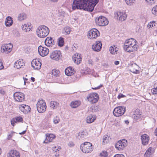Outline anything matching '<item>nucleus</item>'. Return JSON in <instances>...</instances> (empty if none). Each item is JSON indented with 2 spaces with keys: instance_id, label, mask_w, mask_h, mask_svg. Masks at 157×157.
<instances>
[{
  "instance_id": "47",
  "label": "nucleus",
  "mask_w": 157,
  "mask_h": 157,
  "mask_svg": "<svg viewBox=\"0 0 157 157\" xmlns=\"http://www.w3.org/2000/svg\"><path fill=\"white\" fill-rule=\"evenodd\" d=\"M135 44H134L133 46H132L133 51H136L137 49L138 48V45L136 44V42H137L136 40H135Z\"/></svg>"
},
{
  "instance_id": "42",
  "label": "nucleus",
  "mask_w": 157,
  "mask_h": 157,
  "mask_svg": "<svg viewBox=\"0 0 157 157\" xmlns=\"http://www.w3.org/2000/svg\"><path fill=\"white\" fill-rule=\"evenodd\" d=\"M92 112H96L98 111L99 108L97 106L95 105H94L92 106Z\"/></svg>"
},
{
  "instance_id": "29",
  "label": "nucleus",
  "mask_w": 157,
  "mask_h": 157,
  "mask_svg": "<svg viewBox=\"0 0 157 157\" xmlns=\"http://www.w3.org/2000/svg\"><path fill=\"white\" fill-rule=\"evenodd\" d=\"M80 104L79 101H76L71 102L70 104V106L72 108H75L78 107Z\"/></svg>"
},
{
  "instance_id": "32",
  "label": "nucleus",
  "mask_w": 157,
  "mask_h": 157,
  "mask_svg": "<svg viewBox=\"0 0 157 157\" xmlns=\"http://www.w3.org/2000/svg\"><path fill=\"white\" fill-rule=\"evenodd\" d=\"M26 18V14L24 13H20L18 17V20L21 21L25 19Z\"/></svg>"
},
{
  "instance_id": "21",
  "label": "nucleus",
  "mask_w": 157,
  "mask_h": 157,
  "mask_svg": "<svg viewBox=\"0 0 157 157\" xmlns=\"http://www.w3.org/2000/svg\"><path fill=\"white\" fill-rule=\"evenodd\" d=\"M154 151V149L151 147H150L145 152L144 157H152Z\"/></svg>"
},
{
  "instance_id": "3",
  "label": "nucleus",
  "mask_w": 157,
  "mask_h": 157,
  "mask_svg": "<svg viewBox=\"0 0 157 157\" xmlns=\"http://www.w3.org/2000/svg\"><path fill=\"white\" fill-rule=\"evenodd\" d=\"M93 147L91 143L86 142L81 145L80 148L83 153H88L93 151Z\"/></svg>"
},
{
  "instance_id": "46",
  "label": "nucleus",
  "mask_w": 157,
  "mask_h": 157,
  "mask_svg": "<svg viewBox=\"0 0 157 157\" xmlns=\"http://www.w3.org/2000/svg\"><path fill=\"white\" fill-rule=\"evenodd\" d=\"M125 1L127 5L130 6L133 3L134 0H125Z\"/></svg>"
},
{
  "instance_id": "40",
  "label": "nucleus",
  "mask_w": 157,
  "mask_h": 157,
  "mask_svg": "<svg viewBox=\"0 0 157 157\" xmlns=\"http://www.w3.org/2000/svg\"><path fill=\"white\" fill-rule=\"evenodd\" d=\"M60 121V119L58 117L56 116L54 117L53 119V122L55 124L58 123Z\"/></svg>"
},
{
  "instance_id": "30",
  "label": "nucleus",
  "mask_w": 157,
  "mask_h": 157,
  "mask_svg": "<svg viewBox=\"0 0 157 157\" xmlns=\"http://www.w3.org/2000/svg\"><path fill=\"white\" fill-rule=\"evenodd\" d=\"M24 64L21 61H17L14 64V67L17 69L21 68Z\"/></svg>"
},
{
  "instance_id": "49",
  "label": "nucleus",
  "mask_w": 157,
  "mask_h": 157,
  "mask_svg": "<svg viewBox=\"0 0 157 157\" xmlns=\"http://www.w3.org/2000/svg\"><path fill=\"white\" fill-rule=\"evenodd\" d=\"M108 140H107V137L106 136H104L103 138L102 143L104 144L108 143Z\"/></svg>"
},
{
  "instance_id": "13",
  "label": "nucleus",
  "mask_w": 157,
  "mask_h": 157,
  "mask_svg": "<svg viewBox=\"0 0 157 157\" xmlns=\"http://www.w3.org/2000/svg\"><path fill=\"white\" fill-rule=\"evenodd\" d=\"M39 54L42 56L44 57L47 55L49 52V50L46 48L40 46L38 48Z\"/></svg>"
},
{
  "instance_id": "35",
  "label": "nucleus",
  "mask_w": 157,
  "mask_h": 157,
  "mask_svg": "<svg viewBox=\"0 0 157 157\" xmlns=\"http://www.w3.org/2000/svg\"><path fill=\"white\" fill-rule=\"evenodd\" d=\"M87 133L86 131H83L79 132L78 133V136H79L80 138H84L85 136H86L87 135Z\"/></svg>"
},
{
  "instance_id": "11",
  "label": "nucleus",
  "mask_w": 157,
  "mask_h": 157,
  "mask_svg": "<svg viewBox=\"0 0 157 157\" xmlns=\"http://www.w3.org/2000/svg\"><path fill=\"white\" fill-rule=\"evenodd\" d=\"M12 44L11 43H9L2 45L1 48L2 52L8 54L12 51Z\"/></svg>"
},
{
  "instance_id": "39",
  "label": "nucleus",
  "mask_w": 157,
  "mask_h": 157,
  "mask_svg": "<svg viewBox=\"0 0 157 157\" xmlns=\"http://www.w3.org/2000/svg\"><path fill=\"white\" fill-rule=\"evenodd\" d=\"M151 12L153 14L157 16V5L155 6L152 9Z\"/></svg>"
},
{
  "instance_id": "1",
  "label": "nucleus",
  "mask_w": 157,
  "mask_h": 157,
  "mask_svg": "<svg viewBox=\"0 0 157 157\" xmlns=\"http://www.w3.org/2000/svg\"><path fill=\"white\" fill-rule=\"evenodd\" d=\"M99 0H74L72 5L73 10L82 9L92 12Z\"/></svg>"
},
{
  "instance_id": "61",
  "label": "nucleus",
  "mask_w": 157,
  "mask_h": 157,
  "mask_svg": "<svg viewBox=\"0 0 157 157\" xmlns=\"http://www.w3.org/2000/svg\"><path fill=\"white\" fill-rule=\"evenodd\" d=\"M68 145L70 147L73 146L74 145V144L73 143L71 142H70L69 143Z\"/></svg>"
},
{
  "instance_id": "57",
  "label": "nucleus",
  "mask_w": 157,
  "mask_h": 157,
  "mask_svg": "<svg viewBox=\"0 0 157 157\" xmlns=\"http://www.w3.org/2000/svg\"><path fill=\"white\" fill-rule=\"evenodd\" d=\"M23 78L24 80V85H25L26 83H29V82L28 81V79L27 78H25L24 77H23Z\"/></svg>"
},
{
  "instance_id": "28",
  "label": "nucleus",
  "mask_w": 157,
  "mask_h": 157,
  "mask_svg": "<svg viewBox=\"0 0 157 157\" xmlns=\"http://www.w3.org/2000/svg\"><path fill=\"white\" fill-rule=\"evenodd\" d=\"M96 119V116L92 114L88 116L86 118V122L88 123H90L94 121Z\"/></svg>"
},
{
  "instance_id": "26",
  "label": "nucleus",
  "mask_w": 157,
  "mask_h": 157,
  "mask_svg": "<svg viewBox=\"0 0 157 157\" xmlns=\"http://www.w3.org/2000/svg\"><path fill=\"white\" fill-rule=\"evenodd\" d=\"M13 23L12 18L11 17L8 16L6 18L5 21V24L6 27H10L11 26Z\"/></svg>"
},
{
  "instance_id": "4",
  "label": "nucleus",
  "mask_w": 157,
  "mask_h": 157,
  "mask_svg": "<svg viewBox=\"0 0 157 157\" xmlns=\"http://www.w3.org/2000/svg\"><path fill=\"white\" fill-rule=\"evenodd\" d=\"M47 106L44 100L43 99H39L36 104V108L39 113H43L46 109Z\"/></svg>"
},
{
  "instance_id": "59",
  "label": "nucleus",
  "mask_w": 157,
  "mask_h": 157,
  "mask_svg": "<svg viewBox=\"0 0 157 157\" xmlns=\"http://www.w3.org/2000/svg\"><path fill=\"white\" fill-rule=\"evenodd\" d=\"M4 68L3 63L2 62H0V70H1Z\"/></svg>"
},
{
  "instance_id": "22",
  "label": "nucleus",
  "mask_w": 157,
  "mask_h": 157,
  "mask_svg": "<svg viewBox=\"0 0 157 157\" xmlns=\"http://www.w3.org/2000/svg\"><path fill=\"white\" fill-rule=\"evenodd\" d=\"M74 69L71 67H69L66 69L65 70V74L69 76L73 75L75 72Z\"/></svg>"
},
{
  "instance_id": "55",
  "label": "nucleus",
  "mask_w": 157,
  "mask_h": 157,
  "mask_svg": "<svg viewBox=\"0 0 157 157\" xmlns=\"http://www.w3.org/2000/svg\"><path fill=\"white\" fill-rule=\"evenodd\" d=\"M14 35L16 36H20L19 32L17 31H14L13 33Z\"/></svg>"
},
{
  "instance_id": "58",
  "label": "nucleus",
  "mask_w": 157,
  "mask_h": 157,
  "mask_svg": "<svg viewBox=\"0 0 157 157\" xmlns=\"http://www.w3.org/2000/svg\"><path fill=\"white\" fill-rule=\"evenodd\" d=\"M21 28L23 30L25 31V32H27V28L25 27L23 25H22L21 26Z\"/></svg>"
},
{
  "instance_id": "41",
  "label": "nucleus",
  "mask_w": 157,
  "mask_h": 157,
  "mask_svg": "<svg viewBox=\"0 0 157 157\" xmlns=\"http://www.w3.org/2000/svg\"><path fill=\"white\" fill-rule=\"evenodd\" d=\"M46 139L43 142L44 143L47 144L49 142V133H47L45 134Z\"/></svg>"
},
{
  "instance_id": "8",
  "label": "nucleus",
  "mask_w": 157,
  "mask_h": 157,
  "mask_svg": "<svg viewBox=\"0 0 157 157\" xmlns=\"http://www.w3.org/2000/svg\"><path fill=\"white\" fill-rule=\"evenodd\" d=\"M99 32L96 29H92L88 32L87 36L90 39L96 38L99 35Z\"/></svg>"
},
{
  "instance_id": "64",
  "label": "nucleus",
  "mask_w": 157,
  "mask_h": 157,
  "mask_svg": "<svg viewBox=\"0 0 157 157\" xmlns=\"http://www.w3.org/2000/svg\"><path fill=\"white\" fill-rule=\"evenodd\" d=\"M154 133L155 135L157 136V128L155 129Z\"/></svg>"
},
{
  "instance_id": "6",
  "label": "nucleus",
  "mask_w": 157,
  "mask_h": 157,
  "mask_svg": "<svg viewBox=\"0 0 157 157\" xmlns=\"http://www.w3.org/2000/svg\"><path fill=\"white\" fill-rule=\"evenodd\" d=\"M125 112V108L124 106H118L115 108L113 113L116 117H119L123 115Z\"/></svg>"
},
{
  "instance_id": "52",
  "label": "nucleus",
  "mask_w": 157,
  "mask_h": 157,
  "mask_svg": "<svg viewBox=\"0 0 157 157\" xmlns=\"http://www.w3.org/2000/svg\"><path fill=\"white\" fill-rule=\"evenodd\" d=\"M67 15V14L65 13L63 11L61 13H59V16H61L62 17H64L65 16H66Z\"/></svg>"
},
{
  "instance_id": "5",
  "label": "nucleus",
  "mask_w": 157,
  "mask_h": 157,
  "mask_svg": "<svg viewBox=\"0 0 157 157\" xmlns=\"http://www.w3.org/2000/svg\"><path fill=\"white\" fill-rule=\"evenodd\" d=\"M96 23L97 25L100 26H105L109 23L107 19L102 16H100L97 19H96Z\"/></svg>"
},
{
  "instance_id": "48",
  "label": "nucleus",
  "mask_w": 157,
  "mask_h": 157,
  "mask_svg": "<svg viewBox=\"0 0 157 157\" xmlns=\"http://www.w3.org/2000/svg\"><path fill=\"white\" fill-rule=\"evenodd\" d=\"M100 155L101 157H106L108 154L106 151H103L102 153H100Z\"/></svg>"
},
{
  "instance_id": "33",
  "label": "nucleus",
  "mask_w": 157,
  "mask_h": 157,
  "mask_svg": "<svg viewBox=\"0 0 157 157\" xmlns=\"http://www.w3.org/2000/svg\"><path fill=\"white\" fill-rule=\"evenodd\" d=\"M117 49L114 46L113 47L111 46L109 48V51L112 54H115L117 53Z\"/></svg>"
},
{
  "instance_id": "12",
  "label": "nucleus",
  "mask_w": 157,
  "mask_h": 157,
  "mask_svg": "<svg viewBox=\"0 0 157 157\" xmlns=\"http://www.w3.org/2000/svg\"><path fill=\"white\" fill-rule=\"evenodd\" d=\"M14 98L16 101L21 102L24 100L25 96L24 94L20 92H17L14 94Z\"/></svg>"
},
{
  "instance_id": "2",
  "label": "nucleus",
  "mask_w": 157,
  "mask_h": 157,
  "mask_svg": "<svg viewBox=\"0 0 157 157\" xmlns=\"http://www.w3.org/2000/svg\"><path fill=\"white\" fill-rule=\"evenodd\" d=\"M36 33L40 38H44L49 33V29L44 25L39 26L36 30Z\"/></svg>"
},
{
  "instance_id": "15",
  "label": "nucleus",
  "mask_w": 157,
  "mask_h": 157,
  "mask_svg": "<svg viewBox=\"0 0 157 157\" xmlns=\"http://www.w3.org/2000/svg\"><path fill=\"white\" fill-rule=\"evenodd\" d=\"M32 67H33L34 69L36 70H39L41 67V63L38 60L36 59H33L31 62Z\"/></svg>"
},
{
  "instance_id": "36",
  "label": "nucleus",
  "mask_w": 157,
  "mask_h": 157,
  "mask_svg": "<svg viewBox=\"0 0 157 157\" xmlns=\"http://www.w3.org/2000/svg\"><path fill=\"white\" fill-rule=\"evenodd\" d=\"M147 4L150 5L155 4L157 2V0H145Z\"/></svg>"
},
{
  "instance_id": "25",
  "label": "nucleus",
  "mask_w": 157,
  "mask_h": 157,
  "mask_svg": "<svg viewBox=\"0 0 157 157\" xmlns=\"http://www.w3.org/2000/svg\"><path fill=\"white\" fill-rule=\"evenodd\" d=\"M19 152L15 150H11L9 153V157H20Z\"/></svg>"
},
{
  "instance_id": "23",
  "label": "nucleus",
  "mask_w": 157,
  "mask_h": 157,
  "mask_svg": "<svg viewBox=\"0 0 157 157\" xmlns=\"http://www.w3.org/2000/svg\"><path fill=\"white\" fill-rule=\"evenodd\" d=\"M23 121V119L21 117L19 116L18 117H16L14 119H12L11 121V125L14 126L15 125V123L17 122H21Z\"/></svg>"
},
{
  "instance_id": "7",
  "label": "nucleus",
  "mask_w": 157,
  "mask_h": 157,
  "mask_svg": "<svg viewBox=\"0 0 157 157\" xmlns=\"http://www.w3.org/2000/svg\"><path fill=\"white\" fill-rule=\"evenodd\" d=\"M98 95L95 93H93L90 94L87 96L88 101L91 103H96L98 100Z\"/></svg>"
},
{
  "instance_id": "56",
  "label": "nucleus",
  "mask_w": 157,
  "mask_h": 157,
  "mask_svg": "<svg viewBox=\"0 0 157 157\" xmlns=\"http://www.w3.org/2000/svg\"><path fill=\"white\" fill-rule=\"evenodd\" d=\"M49 40H44L45 44L48 47L49 46Z\"/></svg>"
},
{
  "instance_id": "60",
  "label": "nucleus",
  "mask_w": 157,
  "mask_h": 157,
  "mask_svg": "<svg viewBox=\"0 0 157 157\" xmlns=\"http://www.w3.org/2000/svg\"><path fill=\"white\" fill-rule=\"evenodd\" d=\"M26 130H25L23 131V132H20L19 133V134L20 135H24L26 133Z\"/></svg>"
},
{
  "instance_id": "63",
  "label": "nucleus",
  "mask_w": 157,
  "mask_h": 157,
  "mask_svg": "<svg viewBox=\"0 0 157 157\" xmlns=\"http://www.w3.org/2000/svg\"><path fill=\"white\" fill-rule=\"evenodd\" d=\"M154 88L157 89V82L155 83L154 85Z\"/></svg>"
},
{
  "instance_id": "44",
  "label": "nucleus",
  "mask_w": 157,
  "mask_h": 157,
  "mask_svg": "<svg viewBox=\"0 0 157 157\" xmlns=\"http://www.w3.org/2000/svg\"><path fill=\"white\" fill-rule=\"evenodd\" d=\"M15 132L11 131L10 133L8 135L7 139L8 140H10L12 137L13 136V134H14Z\"/></svg>"
},
{
  "instance_id": "62",
  "label": "nucleus",
  "mask_w": 157,
  "mask_h": 157,
  "mask_svg": "<svg viewBox=\"0 0 157 157\" xmlns=\"http://www.w3.org/2000/svg\"><path fill=\"white\" fill-rule=\"evenodd\" d=\"M25 27L27 28V27H29V24L28 23L25 24L23 25Z\"/></svg>"
},
{
  "instance_id": "27",
  "label": "nucleus",
  "mask_w": 157,
  "mask_h": 157,
  "mask_svg": "<svg viewBox=\"0 0 157 157\" xmlns=\"http://www.w3.org/2000/svg\"><path fill=\"white\" fill-rule=\"evenodd\" d=\"M60 72L58 70L56 69H53L51 73L52 77L53 79L55 78L56 77L59 76V75Z\"/></svg>"
},
{
  "instance_id": "9",
  "label": "nucleus",
  "mask_w": 157,
  "mask_h": 157,
  "mask_svg": "<svg viewBox=\"0 0 157 157\" xmlns=\"http://www.w3.org/2000/svg\"><path fill=\"white\" fill-rule=\"evenodd\" d=\"M127 145V140L123 139L119 140L115 144V147L120 151L123 150Z\"/></svg>"
},
{
  "instance_id": "20",
  "label": "nucleus",
  "mask_w": 157,
  "mask_h": 157,
  "mask_svg": "<svg viewBox=\"0 0 157 157\" xmlns=\"http://www.w3.org/2000/svg\"><path fill=\"white\" fill-rule=\"evenodd\" d=\"M81 56V54L76 53L73 56V61L77 64H79L82 61Z\"/></svg>"
},
{
  "instance_id": "54",
  "label": "nucleus",
  "mask_w": 157,
  "mask_h": 157,
  "mask_svg": "<svg viewBox=\"0 0 157 157\" xmlns=\"http://www.w3.org/2000/svg\"><path fill=\"white\" fill-rule=\"evenodd\" d=\"M125 97V96L123 94H119V95L118 96L117 98L120 99V98H124Z\"/></svg>"
},
{
  "instance_id": "45",
  "label": "nucleus",
  "mask_w": 157,
  "mask_h": 157,
  "mask_svg": "<svg viewBox=\"0 0 157 157\" xmlns=\"http://www.w3.org/2000/svg\"><path fill=\"white\" fill-rule=\"evenodd\" d=\"M56 138V136L55 135L50 133V142H52L53 139H55Z\"/></svg>"
},
{
  "instance_id": "38",
  "label": "nucleus",
  "mask_w": 157,
  "mask_h": 157,
  "mask_svg": "<svg viewBox=\"0 0 157 157\" xmlns=\"http://www.w3.org/2000/svg\"><path fill=\"white\" fill-rule=\"evenodd\" d=\"M155 21H152L149 22L147 25V28L149 29H151L152 27H153L154 25L155 26Z\"/></svg>"
},
{
  "instance_id": "18",
  "label": "nucleus",
  "mask_w": 157,
  "mask_h": 157,
  "mask_svg": "<svg viewBox=\"0 0 157 157\" xmlns=\"http://www.w3.org/2000/svg\"><path fill=\"white\" fill-rule=\"evenodd\" d=\"M19 110L25 114L27 113L31 110L30 106L24 104L21 105L19 107Z\"/></svg>"
},
{
  "instance_id": "50",
  "label": "nucleus",
  "mask_w": 157,
  "mask_h": 157,
  "mask_svg": "<svg viewBox=\"0 0 157 157\" xmlns=\"http://www.w3.org/2000/svg\"><path fill=\"white\" fill-rule=\"evenodd\" d=\"M59 147L58 148L57 147L55 146L54 147H52V150L53 151V152H58L59 151ZM61 148H59V149H61Z\"/></svg>"
},
{
  "instance_id": "10",
  "label": "nucleus",
  "mask_w": 157,
  "mask_h": 157,
  "mask_svg": "<svg viewBox=\"0 0 157 157\" xmlns=\"http://www.w3.org/2000/svg\"><path fill=\"white\" fill-rule=\"evenodd\" d=\"M115 14V17H117V19L121 21L125 20L127 17V16L124 12L118 11Z\"/></svg>"
},
{
  "instance_id": "53",
  "label": "nucleus",
  "mask_w": 157,
  "mask_h": 157,
  "mask_svg": "<svg viewBox=\"0 0 157 157\" xmlns=\"http://www.w3.org/2000/svg\"><path fill=\"white\" fill-rule=\"evenodd\" d=\"M113 157H124V156L122 154H117L115 155Z\"/></svg>"
},
{
  "instance_id": "19",
  "label": "nucleus",
  "mask_w": 157,
  "mask_h": 157,
  "mask_svg": "<svg viewBox=\"0 0 157 157\" xmlns=\"http://www.w3.org/2000/svg\"><path fill=\"white\" fill-rule=\"evenodd\" d=\"M126 40V41L125 43H124V49L125 51L129 52H133V51L132 46V44L130 43L129 44H127L128 43V40Z\"/></svg>"
},
{
  "instance_id": "16",
  "label": "nucleus",
  "mask_w": 157,
  "mask_h": 157,
  "mask_svg": "<svg viewBox=\"0 0 157 157\" xmlns=\"http://www.w3.org/2000/svg\"><path fill=\"white\" fill-rule=\"evenodd\" d=\"M61 53L60 51H55L50 56V57L52 59L58 61L59 59Z\"/></svg>"
},
{
  "instance_id": "37",
  "label": "nucleus",
  "mask_w": 157,
  "mask_h": 157,
  "mask_svg": "<svg viewBox=\"0 0 157 157\" xmlns=\"http://www.w3.org/2000/svg\"><path fill=\"white\" fill-rule=\"evenodd\" d=\"M71 29L68 26L65 27L63 31V32H65L66 34H69L71 32Z\"/></svg>"
},
{
  "instance_id": "34",
  "label": "nucleus",
  "mask_w": 157,
  "mask_h": 157,
  "mask_svg": "<svg viewBox=\"0 0 157 157\" xmlns=\"http://www.w3.org/2000/svg\"><path fill=\"white\" fill-rule=\"evenodd\" d=\"M59 105V103L55 101H51L50 103V107L53 109H56Z\"/></svg>"
},
{
  "instance_id": "17",
  "label": "nucleus",
  "mask_w": 157,
  "mask_h": 157,
  "mask_svg": "<svg viewBox=\"0 0 157 157\" xmlns=\"http://www.w3.org/2000/svg\"><path fill=\"white\" fill-rule=\"evenodd\" d=\"M102 44L100 41H96L92 45V48L95 51L98 52L101 49Z\"/></svg>"
},
{
  "instance_id": "51",
  "label": "nucleus",
  "mask_w": 157,
  "mask_h": 157,
  "mask_svg": "<svg viewBox=\"0 0 157 157\" xmlns=\"http://www.w3.org/2000/svg\"><path fill=\"white\" fill-rule=\"evenodd\" d=\"M151 91L153 94H157V89L153 88L152 89Z\"/></svg>"
},
{
  "instance_id": "24",
  "label": "nucleus",
  "mask_w": 157,
  "mask_h": 157,
  "mask_svg": "<svg viewBox=\"0 0 157 157\" xmlns=\"http://www.w3.org/2000/svg\"><path fill=\"white\" fill-rule=\"evenodd\" d=\"M134 114L133 115L135 119L138 120L141 117V112L139 109H136L134 112Z\"/></svg>"
},
{
  "instance_id": "14",
  "label": "nucleus",
  "mask_w": 157,
  "mask_h": 157,
  "mask_svg": "<svg viewBox=\"0 0 157 157\" xmlns=\"http://www.w3.org/2000/svg\"><path fill=\"white\" fill-rule=\"evenodd\" d=\"M140 139L142 145L144 146H146L149 143L150 137L147 134H144L141 136Z\"/></svg>"
},
{
  "instance_id": "31",
  "label": "nucleus",
  "mask_w": 157,
  "mask_h": 157,
  "mask_svg": "<svg viewBox=\"0 0 157 157\" xmlns=\"http://www.w3.org/2000/svg\"><path fill=\"white\" fill-rule=\"evenodd\" d=\"M132 67L130 68V71L134 73L135 74H137L139 72V71L137 70L136 69L134 68L133 67H137V66L136 63L132 64Z\"/></svg>"
},
{
  "instance_id": "43",
  "label": "nucleus",
  "mask_w": 157,
  "mask_h": 157,
  "mask_svg": "<svg viewBox=\"0 0 157 157\" xmlns=\"http://www.w3.org/2000/svg\"><path fill=\"white\" fill-rule=\"evenodd\" d=\"M64 40H58V45L60 47L63 46L64 44Z\"/></svg>"
}]
</instances>
